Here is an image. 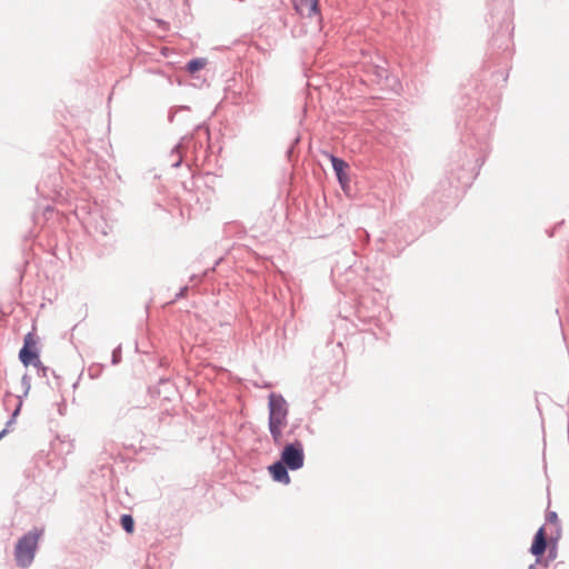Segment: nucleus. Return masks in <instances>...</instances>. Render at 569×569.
<instances>
[{
	"mask_svg": "<svg viewBox=\"0 0 569 569\" xmlns=\"http://www.w3.org/2000/svg\"><path fill=\"white\" fill-rule=\"evenodd\" d=\"M44 535L43 527H33L20 537L14 547V560L18 567L28 568L34 560L40 538Z\"/></svg>",
	"mask_w": 569,
	"mask_h": 569,
	"instance_id": "f257e3e1",
	"label": "nucleus"
},
{
	"mask_svg": "<svg viewBox=\"0 0 569 569\" xmlns=\"http://www.w3.org/2000/svg\"><path fill=\"white\" fill-rule=\"evenodd\" d=\"M279 460L289 467L291 471L303 468L306 455L302 442L299 439L287 442L280 450Z\"/></svg>",
	"mask_w": 569,
	"mask_h": 569,
	"instance_id": "f03ea898",
	"label": "nucleus"
},
{
	"mask_svg": "<svg viewBox=\"0 0 569 569\" xmlns=\"http://www.w3.org/2000/svg\"><path fill=\"white\" fill-rule=\"evenodd\" d=\"M268 410V425L286 426L288 423V403L281 393H269Z\"/></svg>",
	"mask_w": 569,
	"mask_h": 569,
	"instance_id": "7ed1b4c3",
	"label": "nucleus"
},
{
	"mask_svg": "<svg viewBox=\"0 0 569 569\" xmlns=\"http://www.w3.org/2000/svg\"><path fill=\"white\" fill-rule=\"evenodd\" d=\"M18 358L24 367H29L34 363L40 365V349L38 348V339L33 331H29L24 336Z\"/></svg>",
	"mask_w": 569,
	"mask_h": 569,
	"instance_id": "20e7f679",
	"label": "nucleus"
},
{
	"mask_svg": "<svg viewBox=\"0 0 569 569\" xmlns=\"http://www.w3.org/2000/svg\"><path fill=\"white\" fill-rule=\"evenodd\" d=\"M86 228L96 241L106 243V239L112 232L113 226L106 219L104 216L92 213Z\"/></svg>",
	"mask_w": 569,
	"mask_h": 569,
	"instance_id": "39448f33",
	"label": "nucleus"
},
{
	"mask_svg": "<svg viewBox=\"0 0 569 569\" xmlns=\"http://www.w3.org/2000/svg\"><path fill=\"white\" fill-rule=\"evenodd\" d=\"M329 158L336 179L345 192L350 190V176H349V163L333 153H326Z\"/></svg>",
	"mask_w": 569,
	"mask_h": 569,
	"instance_id": "423d86ee",
	"label": "nucleus"
},
{
	"mask_svg": "<svg viewBox=\"0 0 569 569\" xmlns=\"http://www.w3.org/2000/svg\"><path fill=\"white\" fill-rule=\"evenodd\" d=\"M268 472L274 482L289 485L291 478L289 475L290 468L282 463L279 459L268 466Z\"/></svg>",
	"mask_w": 569,
	"mask_h": 569,
	"instance_id": "0eeeda50",
	"label": "nucleus"
},
{
	"mask_svg": "<svg viewBox=\"0 0 569 569\" xmlns=\"http://www.w3.org/2000/svg\"><path fill=\"white\" fill-rule=\"evenodd\" d=\"M295 9L302 16H317L321 20L319 0H295Z\"/></svg>",
	"mask_w": 569,
	"mask_h": 569,
	"instance_id": "6e6552de",
	"label": "nucleus"
},
{
	"mask_svg": "<svg viewBox=\"0 0 569 569\" xmlns=\"http://www.w3.org/2000/svg\"><path fill=\"white\" fill-rule=\"evenodd\" d=\"M547 549V539L545 528L541 527L535 535L533 542L530 548V552L537 557L536 563L540 562L539 557L543 555Z\"/></svg>",
	"mask_w": 569,
	"mask_h": 569,
	"instance_id": "1a4fd4ad",
	"label": "nucleus"
},
{
	"mask_svg": "<svg viewBox=\"0 0 569 569\" xmlns=\"http://www.w3.org/2000/svg\"><path fill=\"white\" fill-rule=\"evenodd\" d=\"M48 180L50 181V189L48 191L44 189L47 187V181L43 180L38 183L37 191L43 197H50L51 194L59 193L60 174L58 172L50 173L48 176Z\"/></svg>",
	"mask_w": 569,
	"mask_h": 569,
	"instance_id": "9d476101",
	"label": "nucleus"
},
{
	"mask_svg": "<svg viewBox=\"0 0 569 569\" xmlns=\"http://www.w3.org/2000/svg\"><path fill=\"white\" fill-rule=\"evenodd\" d=\"M367 73L373 76V80L380 83L382 80H388V70L385 66L379 63H369L367 66Z\"/></svg>",
	"mask_w": 569,
	"mask_h": 569,
	"instance_id": "9b49d317",
	"label": "nucleus"
},
{
	"mask_svg": "<svg viewBox=\"0 0 569 569\" xmlns=\"http://www.w3.org/2000/svg\"><path fill=\"white\" fill-rule=\"evenodd\" d=\"M207 62L208 60L206 58H192L187 62L186 70L190 74H194L198 71L202 70L206 67Z\"/></svg>",
	"mask_w": 569,
	"mask_h": 569,
	"instance_id": "f8f14e48",
	"label": "nucleus"
},
{
	"mask_svg": "<svg viewBox=\"0 0 569 569\" xmlns=\"http://www.w3.org/2000/svg\"><path fill=\"white\" fill-rule=\"evenodd\" d=\"M475 177H476V172L473 169L463 171L461 174H459L457 177L456 188H458V187L466 188V187L470 186L472 180L475 179Z\"/></svg>",
	"mask_w": 569,
	"mask_h": 569,
	"instance_id": "ddd939ff",
	"label": "nucleus"
},
{
	"mask_svg": "<svg viewBox=\"0 0 569 569\" xmlns=\"http://www.w3.org/2000/svg\"><path fill=\"white\" fill-rule=\"evenodd\" d=\"M282 425H268L269 432L271 435L274 445L279 446L282 441Z\"/></svg>",
	"mask_w": 569,
	"mask_h": 569,
	"instance_id": "4468645a",
	"label": "nucleus"
},
{
	"mask_svg": "<svg viewBox=\"0 0 569 569\" xmlns=\"http://www.w3.org/2000/svg\"><path fill=\"white\" fill-rule=\"evenodd\" d=\"M120 525L127 533H132L134 531V519L130 513L121 515Z\"/></svg>",
	"mask_w": 569,
	"mask_h": 569,
	"instance_id": "2eb2a0df",
	"label": "nucleus"
},
{
	"mask_svg": "<svg viewBox=\"0 0 569 569\" xmlns=\"http://www.w3.org/2000/svg\"><path fill=\"white\" fill-rule=\"evenodd\" d=\"M106 366L102 365V363H99V362H93L91 363L89 367H88V376L90 379H98L103 370H104Z\"/></svg>",
	"mask_w": 569,
	"mask_h": 569,
	"instance_id": "dca6fc26",
	"label": "nucleus"
},
{
	"mask_svg": "<svg viewBox=\"0 0 569 569\" xmlns=\"http://www.w3.org/2000/svg\"><path fill=\"white\" fill-rule=\"evenodd\" d=\"M17 399H18L17 406H16L14 410L12 411V413H11V416H10L9 420L7 421L6 427H4V428H7L8 430H9V428H10L13 423H16L17 417H18V416L20 415V412H21V408H22V396H18V397H17Z\"/></svg>",
	"mask_w": 569,
	"mask_h": 569,
	"instance_id": "f3484780",
	"label": "nucleus"
},
{
	"mask_svg": "<svg viewBox=\"0 0 569 569\" xmlns=\"http://www.w3.org/2000/svg\"><path fill=\"white\" fill-rule=\"evenodd\" d=\"M32 366L37 369V373H38L39 377L47 378L48 373L51 372V375L56 379H59V376L56 373V371L51 370L49 367L44 366L41 361H40V365L39 363H34Z\"/></svg>",
	"mask_w": 569,
	"mask_h": 569,
	"instance_id": "a211bd4d",
	"label": "nucleus"
},
{
	"mask_svg": "<svg viewBox=\"0 0 569 569\" xmlns=\"http://www.w3.org/2000/svg\"><path fill=\"white\" fill-rule=\"evenodd\" d=\"M21 387L23 388L22 399L28 396L31 389V377L28 373H24L21 378Z\"/></svg>",
	"mask_w": 569,
	"mask_h": 569,
	"instance_id": "6ab92c4d",
	"label": "nucleus"
},
{
	"mask_svg": "<svg viewBox=\"0 0 569 569\" xmlns=\"http://www.w3.org/2000/svg\"><path fill=\"white\" fill-rule=\"evenodd\" d=\"M171 153H172V156L176 154V153L178 154V158L171 163V167L172 168L180 167L181 163H182V159H183L182 154H181V142L174 146V148L172 149Z\"/></svg>",
	"mask_w": 569,
	"mask_h": 569,
	"instance_id": "aec40b11",
	"label": "nucleus"
},
{
	"mask_svg": "<svg viewBox=\"0 0 569 569\" xmlns=\"http://www.w3.org/2000/svg\"><path fill=\"white\" fill-rule=\"evenodd\" d=\"M122 360V349H121V345H119L118 347H116L113 350H112V353H111V363L113 366H117L121 362Z\"/></svg>",
	"mask_w": 569,
	"mask_h": 569,
	"instance_id": "412c9836",
	"label": "nucleus"
},
{
	"mask_svg": "<svg viewBox=\"0 0 569 569\" xmlns=\"http://www.w3.org/2000/svg\"><path fill=\"white\" fill-rule=\"evenodd\" d=\"M182 110H184V111H189L190 109H189V107H187V106H180V107H177V108H171V109L169 110V114H168V120H169V122H173L174 117H176V113H177L178 111H182Z\"/></svg>",
	"mask_w": 569,
	"mask_h": 569,
	"instance_id": "4be33fe9",
	"label": "nucleus"
},
{
	"mask_svg": "<svg viewBox=\"0 0 569 569\" xmlns=\"http://www.w3.org/2000/svg\"><path fill=\"white\" fill-rule=\"evenodd\" d=\"M188 290H189V287H188V286H183V287H181V288L179 289V291L174 295V298H173L172 302H176V301H178V300H180V299L184 298V297H186V295H187V292H188Z\"/></svg>",
	"mask_w": 569,
	"mask_h": 569,
	"instance_id": "5701e85b",
	"label": "nucleus"
},
{
	"mask_svg": "<svg viewBox=\"0 0 569 569\" xmlns=\"http://www.w3.org/2000/svg\"><path fill=\"white\" fill-rule=\"evenodd\" d=\"M546 520H547V522L557 525L559 527V521H558L557 512H555V511L548 512L547 516H546Z\"/></svg>",
	"mask_w": 569,
	"mask_h": 569,
	"instance_id": "b1692460",
	"label": "nucleus"
},
{
	"mask_svg": "<svg viewBox=\"0 0 569 569\" xmlns=\"http://www.w3.org/2000/svg\"><path fill=\"white\" fill-rule=\"evenodd\" d=\"M159 386L166 388V390L168 388H173V385L171 383L170 379H168V378H161L159 380Z\"/></svg>",
	"mask_w": 569,
	"mask_h": 569,
	"instance_id": "393cba45",
	"label": "nucleus"
},
{
	"mask_svg": "<svg viewBox=\"0 0 569 569\" xmlns=\"http://www.w3.org/2000/svg\"><path fill=\"white\" fill-rule=\"evenodd\" d=\"M358 238H359L360 240H362V239H363L365 241H367V242H368V241H369V238H370V234H369L366 230H360V231H358Z\"/></svg>",
	"mask_w": 569,
	"mask_h": 569,
	"instance_id": "a878e982",
	"label": "nucleus"
},
{
	"mask_svg": "<svg viewBox=\"0 0 569 569\" xmlns=\"http://www.w3.org/2000/svg\"><path fill=\"white\" fill-rule=\"evenodd\" d=\"M556 557H557V548H556V546H553L549 549L548 558H549V560H553V559H556Z\"/></svg>",
	"mask_w": 569,
	"mask_h": 569,
	"instance_id": "bb28decb",
	"label": "nucleus"
},
{
	"mask_svg": "<svg viewBox=\"0 0 569 569\" xmlns=\"http://www.w3.org/2000/svg\"><path fill=\"white\" fill-rule=\"evenodd\" d=\"M383 242H385V238L383 237H379L377 239V243L376 244H377V250L378 251H383L385 250V248L381 246Z\"/></svg>",
	"mask_w": 569,
	"mask_h": 569,
	"instance_id": "cd10ccee",
	"label": "nucleus"
},
{
	"mask_svg": "<svg viewBox=\"0 0 569 569\" xmlns=\"http://www.w3.org/2000/svg\"><path fill=\"white\" fill-rule=\"evenodd\" d=\"M7 435H8V429H7V428H3V429L0 431V440H1L2 438H4Z\"/></svg>",
	"mask_w": 569,
	"mask_h": 569,
	"instance_id": "c85d7f7f",
	"label": "nucleus"
},
{
	"mask_svg": "<svg viewBox=\"0 0 569 569\" xmlns=\"http://www.w3.org/2000/svg\"><path fill=\"white\" fill-rule=\"evenodd\" d=\"M197 130H204V132L208 133V129L203 124H198Z\"/></svg>",
	"mask_w": 569,
	"mask_h": 569,
	"instance_id": "c756f323",
	"label": "nucleus"
},
{
	"mask_svg": "<svg viewBox=\"0 0 569 569\" xmlns=\"http://www.w3.org/2000/svg\"><path fill=\"white\" fill-rule=\"evenodd\" d=\"M358 313H359V319H361V320H363V321H365L366 319H365V318H362V317L360 316L361 310H358Z\"/></svg>",
	"mask_w": 569,
	"mask_h": 569,
	"instance_id": "7c9ffc66",
	"label": "nucleus"
},
{
	"mask_svg": "<svg viewBox=\"0 0 569 569\" xmlns=\"http://www.w3.org/2000/svg\"><path fill=\"white\" fill-rule=\"evenodd\" d=\"M4 396H6V397H12V393H11V392H9V391H7Z\"/></svg>",
	"mask_w": 569,
	"mask_h": 569,
	"instance_id": "2f4dec72",
	"label": "nucleus"
},
{
	"mask_svg": "<svg viewBox=\"0 0 569 569\" xmlns=\"http://www.w3.org/2000/svg\"><path fill=\"white\" fill-rule=\"evenodd\" d=\"M368 321H369V322L375 321V317H369V318H368Z\"/></svg>",
	"mask_w": 569,
	"mask_h": 569,
	"instance_id": "473e14b6",
	"label": "nucleus"
},
{
	"mask_svg": "<svg viewBox=\"0 0 569 569\" xmlns=\"http://www.w3.org/2000/svg\"><path fill=\"white\" fill-rule=\"evenodd\" d=\"M529 569H536V563L530 565V566H529Z\"/></svg>",
	"mask_w": 569,
	"mask_h": 569,
	"instance_id": "72a5a7b5",
	"label": "nucleus"
}]
</instances>
